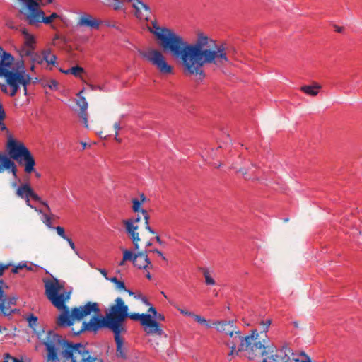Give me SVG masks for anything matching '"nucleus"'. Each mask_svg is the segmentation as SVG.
Masks as SVG:
<instances>
[{
	"mask_svg": "<svg viewBox=\"0 0 362 362\" xmlns=\"http://www.w3.org/2000/svg\"><path fill=\"white\" fill-rule=\"evenodd\" d=\"M35 41L34 37L31 35L25 38V45L29 48H34Z\"/></svg>",
	"mask_w": 362,
	"mask_h": 362,
	"instance_id": "4c0bfd02",
	"label": "nucleus"
},
{
	"mask_svg": "<svg viewBox=\"0 0 362 362\" xmlns=\"http://www.w3.org/2000/svg\"><path fill=\"white\" fill-rule=\"evenodd\" d=\"M123 261H130L134 264V261L137 255V252L134 253L132 251L127 249L122 250Z\"/></svg>",
	"mask_w": 362,
	"mask_h": 362,
	"instance_id": "a878e982",
	"label": "nucleus"
},
{
	"mask_svg": "<svg viewBox=\"0 0 362 362\" xmlns=\"http://www.w3.org/2000/svg\"><path fill=\"white\" fill-rule=\"evenodd\" d=\"M141 216L139 214L137 215L134 219L129 218L123 220L122 223L124 226L126 233L129 237L135 250H138L140 248L139 242L141 238L138 232L139 226L135 223H139L141 221Z\"/></svg>",
	"mask_w": 362,
	"mask_h": 362,
	"instance_id": "9b49d317",
	"label": "nucleus"
},
{
	"mask_svg": "<svg viewBox=\"0 0 362 362\" xmlns=\"http://www.w3.org/2000/svg\"><path fill=\"white\" fill-rule=\"evenodd\" d=\"M8 155L0 153V173L5 171L11 172L14 177H17V166L16 160L19 165H24L26 173H31L35 170V160L25 144L16 140L11 135H8L6 145Z\"/></svg>",
	"mask_w": 362,
	"mask_h": 362,
	"instance_id": "20e7f679",
	"label": "nucleus"
},
{
	"mask_svg": "<svg viewBox=\"0 0 362 362\" xmlns=\"http://www.w3.org/2000/svg\"><path fill=\"white\" fill-rule=\"evenodd\" d=\"M107 280L112 283H114L115 284L118 281V279H117V277H111V278L108 277Z\"/></svg>",
	"mask_w": 362,
	"mask_h": 362,
	"instance_id": "13d9d810",
	"label": "nucleus"
},
{
	"mask_svg": "<svg viewBox=\"0 0 362 362\" xmlns=\"http://www.w3.org/2000/svg\"><path fill=\"white\" fill-rule=\"evenodd\" d=\"M149 313H152L153 315L154 316L156 314H157V311L155 309V308H153L152 305H150L149 308H148V310Z\"/></svg>",
	"mask_w": 362,
	"mask_h": 362,
	"instance_id": "603ef678",
	"label": "nucleus"
},
{
	"mask_svg": "<svg viewBox=\"0 0 362 362\" xmlns=\"http://www.w3.org/2000/svg\"><path fill=\"white\" fill-rule=\"evenodd\" d=\"M31 59L33 62L37 63L38 64H41L45 61L43 55L41 56L40 54L34 52L33 55L31 57Z\"/></svg>",
	"mask_w": 362,
	"mask_h": 362,
	"instance_id": "72a5a7b5",
	"label": "nucleus"
},
{
	"mask_svg": "<svg viewBox=\"0 0 362 362\" xmlns=\"http://www.w3.org/2000/svg\"><path fill=\"white\" fill-rule=\"evenodd\" d=\"M58 82L56 80H50V81H45L42 82V86L43 87H48L51 90H57L58 88Z\"/></svg>",
	"mask_w": 362,
	"mask_h": 362,
	"instance_id": "cd10ccee",
	"label": "nucleus"
},
{
	"mask_svg": "<svg viewBox=\"0 0 362 362\" xmlns=\"http://www.w3.org/2000/svg\"><path fill=\"white\" fill-rule=\"evenodd\" d=\"M13 362H23L22 360H19L16 358H12Z\"/></svg>",
	"mask_w": 362,
	"mask_h": 362,
	"instance_id": "69168bd1",
	"label": "nucleus"
},
{
	"mask_svg": "<svg viewBox=\"0 0 362 362\" xmlns=\"http://www.w3.org/2000/svg\"><path fill=\"white\" fill-rule=\"evenodd\" d=\"M0 68L2 69L9 70L8 68L13 63V57L11 54L7 53L3 50L1 52V54L0 55Z\"/></svg>",
	"mask_w": 362,
	"mask_h": 362,
	"instance_id": "aec40b11",
	"label": "nucleus"
},
{
	"mask_svg": "<svg viewBox=\"0 0 362 362\" xmlns=\"http://www.w3.org/2000/svg\"><path fill=\"white\" fill-rule=\"evenodd\" d=\"M140 248L136 250L137 255L134 261V266L139 269H144L148 271L153 268V265L150 259L148 257V250H139Z\"/></svg>",
	"mask_w": 362,
	"mask_h": 362,
	"instance_id": "2eb2a0df",
	"label": "nucleus"
},
{
	"mask_svg": "<svg viewBox=\"0 0 362 362\" xmlns=\"http://www.w3.org/2000/svg\"><path fill=\"white\" fill-rule=\"evenodd\" d=\"M86 110H81L78 115H79L80 117H81L83 119V122L84 126L86 127H88V114L86 112Z\"/></svg>",
	"mask_w": 362,
	"mask_h": 362,
	"instance_id": "e433bc0d",
	"label": "nucleus"
},
{
	"mask_svg": "<svg viewBox=\"0 0 362 362\" xmlns=\"http://www.w3.org/2000/svg\"><path fill=\"white\" fill-rule=\"evenodd\" d=\"M132 210L135 213H141L143 218L145 221V229L148 231L151 234L155 235V231L149 226L150 216L146 210L144 209L141 206L142 203L137 199H132Z\"/></svg>",
	"mask_w": 362,
	"mask_h": 362,
	"instance_id": "f3484780",
	"label": "nucleus"
},
{
	"mask_svg": "<svg viewBox=\"0 0 362 362\" xmlns=\"http://www.w3.org/2000/svg\"><path fill=\"white\" fill-rule=\"evenodd\" d=\"M146 277L148 279H152V276L151 275V274L149 272H148L146 274Z\"/></svg>",
	"mask_w": 362,
	"mask_h": 362,
	"instance_id": "338daca9",
	"label": "nucleus"
},
{
	"mask_svg": "<svg viewBox=\"0 0 362 362\" xmlns=\"http://www.w3.org/2000/svg\"><path fill=\"white\" fill-rule=\"evenodd\" d=\"M59 18V16L57 13H52L49 16H42L41 19L42 22L45 24H50L54 19Z\"/></svg>",
	"mask_w": 362,
	"mask_h": 362,
	"instance_id": "c85d7f7f",
	"label": "nucleus"
},
{
	"mask_svg": "<svg viewBox=\"0 0 362 362\" xmlns=\"http://www.w3.org/2000/svg\"><path fill=\"white\" fill-rule=\"evenodd\" d=\"M212 325L215 326L217 331L223 332L230 337H233L234 334L238 335L237 337L238 341H240V344H242V341L244 340V337L241 336L240 331L234 325L233 321H215Z\"/></svg>",
	"mask_w": 362,
	"mask_h": 362,
	"instance_id": "f8f14e48",
	"label": "nucleus"
},
{
	"mask_svg": "<svg viewBox=\"0 0 362 362\" xmlns=\"http://www.w3.org/2000/svg\"><path fill=\"white\" fill-rule=\"evenodd\" d=\"M146 200V196L144 195V194H141L140 195V200L139 202H141L142 204H144Z\"/></svg>",
	"mask_w": 362,
	"mask_h": 362,
	"instance_id": "4d7b16f0",
	"label": "nucleus"
},
{
	"mask_svg": "<svg viewBox=\"0 0 362 362\" xmlns=\"http://www.w3.org/2000/svg\"><path fill=\"white\" fill-rule=\"evenodd\" d=\"M140 298L143 303H144L146 305H151L150 303L148 301L146 297L141 296Z\"/></svg>",
	"mask_w": 362,
	"mask_h": 362,
	"instance_id": "5fc2aeb1",
	"label": "nucleus"
},
{
	"mask_svg": "<svg viewBox=\"0 0 362 362\" xmlns=\"http://www.w3.org/2000/svg\"><path fill=\"white\" fill-rule=\"evenodd\" d=\"M16 296L6 297L3 287L0 286V310L4 315L9 316L18 311L17 309L11 308V305H16Z\"/></svg>",
	"mask_w": 362,
	"mask_h": 362,
	"instance_id": "ddd939ff",
	"label": "nucleus"
},
{
	"mask_svg": "<svg viewBox=\"0 0 362 362\" xmlns=\"http://www.w3.org/2000/svg\"><path fill=\"white\" fill-rule=\"evenodd\" d=\"M46 349V362H103L92 355L81 343L70 342L53 331L47 332L42 341Z\"/></svg>",
	"mask_w": 362,
	"mask_h": 362,
	"instance_id": "7ed1b4c3",
	"label": "nucleus"
},
{
	"mask_svg": "<svg viewBox=\"0 0 362 362\" xmlns=\"http://www.w3.org/2000/svg\"><path fill=\"white\" fill-rule=\"evenodd\" d=\"M238 171L243 174V175L245 177V180L250 179V177H247V169L241 168Z\"/></svg>",
	"mask_w": 362,
	"mask_h": 362,
	"instance_id": "de8ad7c7",
	"label": "nucleus"
},
{
	"mask_svg": "<svg viewBox=\"0 0 362 362\" xmlns=\"http://www.w3.org/2000/svg\"><path fill=\"white\" fill-rule=\"evenodd\" d=\"M61 40L64 43H67L68 40L65 37H61Z\"/></svg>",
	"mask_w": 362,
	"mask_h": 362,
	"instance_id": "774afa93",
	"label": "nucleus"
},
{
	"mask_svg": "<svg viewBox=\"0 0 362 362\" xmlns=\"http://www.w3.org/2000/svg\"><path fill=\"white\" fill-rule=\"evenodd\" d=\"M25 264H18V266H16L14 267L13 269H12V272L13 274H16L18 272V271L21 269H23L24 267H25Z\"/></svg>",
	"mask_w": 362,
	"mask_h": 362,
	"instance_id": "49530a36",
	"label": "nucleus"
},
{
	"mask_svg": "<svg viewBox=\"0 0 362 362\" xmlns=\"http://www.w3.org/2000/svg\"><path fill=\"white\" fill-rule=\"evenodd\" d=\"M78 25L80 26H86L90 28H98L99 22L93 18L90 15L85 13L80 16Z\"/></svg>",
	"mask_w": 362,
	"mask_h": 362,
	"instance_id": "6ab92c4d",
	"label": "nucleus"
},
{
	"mask_svg": "<svg viewBox=\"0 0 362 362\" xmlns=\"http://www.w3.org/2000/svg\"><path fill=\"white\" fill-rule=\"evenodd\" d=\"M22 33L24 35V36L25 37V38H27L28 37H30L31 36L28 33V31L24 29L23 31H22Z\"/></svg>",
	"mask_w": 362,
	"mask_h": 362,
	"instance_id": "680f3d73",
	"label": "nucleus"
},
{
	"mask_svg": "<svg viewBox=\"0 0 362 362\" xmlns=\"http://www.w3.org/2000/svg\"><path fill=\"white\" fill-rule=\"evenodd\" d=\"M4 359L8 360V359H12V358H13L8 353L4 354Z\"/></svg>",
	"mask_w": 362,
	"mask_h": 362,
	"instance_id": "052dcab7",
	"label": "nucleus"
},
{
	"mask_svg": "<svg viewBox=\"0 0 362 362\" xmlns=\"http://www.w3.org/2000/svg\"><path fill=\"white\" fill-rule=\"evenodd\" d=\"M115 288L119 291H127L124 283L119 280L115 284Z\"/></svg>",
	"mask_w": 362,
	"mask_h": 362,
	"instance_id": "a19ab883",
	"label": "nucleus"
},
{
	"mask_svg": "<svg viewBox=\"0 0 362 362\" xmlns=\"http://www.w3.org/2000/svg\"><path fill=\"white\" fill-rule=\"evenodd\" d=\"M149 251L158 255L159 256H160L162 257V259L163 260H166L165 257L163 256V253L160 250H158V249L151 250Z\"/></svg>",
	"mask_w": 362,
	"mask_h": 362,
	"instance_id": "09e8293b",
	"label": "nucleus"
},
{
	"mask_svg": "<svg viewBox=\"0 0 362 362\" xmlns=\"http://www.w3.org/2000/svg\"><path fill=\"white\" fill-rule=\"evenodd\" d=\"M115 139L116 141H117L118 142H120L121 140L120 139L118 138V133L117 132H115Z\"/></svg>",
	"mask_w": 362,
	"mask_h": 362,
	"instance_id": "0e129e2a",
	"label": "nucleus"
},
{
	"mask_svg": "<svg viewBox=\"0 0 362 362\" xmlns=\"http://www.w3.org/2000/svg\"><path fill=\"white\" fill-rule=\"evenodd\" d=\"M88 323V321L78 322L76 321L74 325H71V331L74 335H78L83 332H93V330L86 329L84 327V324Z\"/></svg>",
	"mask_w": 362,
	"mask_h": 362,
	"instance_id": "4be33fe9",
	"label": "nucleus"
},
{
	"mask_svg": "<svg viewBox=\"0 0 362 362\" xmlns=\"http://www.w3.org/2000/svg\"><path fill=\"white\" fill-rule=\"evenodd\" d=\"M128 305L122 298L117 297L109 306L105 316H92L88 323L84 324V327L86 329L93 330L94 333L103 328L108 329L111 332L127 331L124 322L128 317Z\"/></svg>",
	"mask_w": 362,
	"mask_h": 362,
	"instance_id": "39448f33",
	"label": "nucleus"
},
{
	"mask_svg": "<svg viewBox=\"0 0 362 362\" xmlns=\"http://www.w3.org/2000/svg\"><path fill=\"white\" fill-rule=\"evenodd\" d=\"M177 310L183 315H187V316H190V317H193L194 315V313L192 312H190V311H187L186 310H184V309H181L180 308H177Z\"/></svg>",
	"mask_w": 362,
	"mask_h": 362,
	"instance_id": "a18cd8bd",
	"label": "nucleus"
},
{
	"mask_svg": "<svg viewBox=\"0 0 362 362\" xmlns=\"http://www.w3.org/2000/svg\"><path fill=\"white\" fill-rule=\"evenodd\" d=\"M77 105L80 107L81 110H87L88 103L84 97H80L77 101Z\"/></svg>",
	"mask_w": 362,
	"mask_h": 362,
	"instance_id": "f704fd0d",
	"label": "nucleus"
},
{
	"mask_svg": "<svg viewBox=\"0 0 362 362\" xmlns=\"http://www.w3.org/2000/svg\"><path fill=\"white\" fill-rule=\"evenodd\" d=\"M322 88L321 85L317 83H313L312 86L305 85L300 87V90L310 96H316L319 90Z\"/></svg>",
	"mask_w": 362,
	"mask_h": 362,
	"instance_id": "412c9836",
	"label": "nucleus"
},
{
	"mask_svg": "<svg viewBox=\"0 0 362 362\" xmlns=\"http://www.w3.org/2000/svg\"><path fill=\"white\" fill-rule=\"evenodd\" d=\"M132 7L135 10L134 16L140 20L144 19L146 21L150 20L151 10L147 4H144L141 0H136V2L132 4Z\"/></svg>",
	"mask_w": 362,
	"mask_h": 362,
	"instance_id": "dca6fc26",
	"label": "nucleus"
},
{
	"mask_svg": "<svg viewBox=\"0 0 362 362\" xmlns=\"http://www.w3.org/2000/svg\"><path fill=\"white\" fill-rule=\"evenodd\" d=\"M45 295L52 305L62 313L57 319V325L60 327L74 325L76 321L80 322L85 317L90 315L99 316L100 312L99 304L96 302L88 301L83 305L74 307L69 310L66 302L70 299V292L60 291L64 288L63 284L57 279L47 280L45 282Z\"/></svg>",
	"mask_w": 362,
	"mask_h": 362,
	"instance_id": "f03ea898",
	"label": "nucleus"
},
{
	"mask_svg": "<svg viewBox=\"0 0 362 362\" xmlns=\"http://www.w3.org/2000/svg\"><path fill=\"white\" fill-rule=\"evenodd\" d=\"M334 28H335V31H337V33H342V31L344 30L343 27H340L337 25H334Z\"/></svg>",
	"mask_w": 362,
	"mask_h": 362,
	"instance_id": "6e6d98bb",
	"label": "nucleus"
},
{
	"mask_svg": "<svg viewBox=\"0 0 362 362\" xmlns=\"http://www.w3.org/2000/svg\"><path fill=\"white\" fill-rule=\"evenodd\" d=\"M255 345L252 350L251 356L249 359L252 360L256 357H267L270 358L272 362H300L297 354L293 353L292 349L287 346H284L281 349L276 350L273 344L265 345L259 343L258 347Z\"/></svg>",
	"mask_w": 362,
	"mask_h": 362,
	"instance_id": "423d86ee",
	"label": "nucleus"
},
{
	"mask_svg": "<svg viewBox=\"0 0 362 362\" xmlns=\"http://www.w3.org/2000/svg\"><path fill=\"white\" fill-rule=\"evenodd\" d=\"M115 132L118 133V131L121 129V127L118 122H115L113 125Z\"/></svg>",
	"mask_w": 362,
	"mask_h": 362,
	"instance_id": "864d4df0",
	"label": "nucleus"
},
{
	"mask_svg": "<svg viewBox=\"0 0 362 362\" xmlns=\"http://www.w3.org/2000/svg\"><path fill=\"white\" fill-rule=\"evenodd\" d=\"M0 76L5 78L6 83L11 88V97L16 95L21 86H27L32 81L30 75L25 71H11L0 68Z\"/></svg>",
	"mask_w": 362,
	"mask_h": 362,
	"instance_id": "1a4fd4ad",
	"label": "nucleus"
},
{
	"mask_svg": "<svg viewBox=\"0 0 362 362\" xmlns=\"http://www.w3.org/2000/svg\"><path fill=\"white\" fill-rule=\"evenodd\" d=\"M64 240L67 241V243H69L70 247L74 251V252L77 255L78 252L76 250V247H75V245L74 243V242L72 241L71 239H70L69 238L67 237V239H65Z\"/></svg>",
	"mask_w": 362,
	"mask_h": 362,
	"instance_id": "c03bdc74",
	"label": "nucleus"
},
{
	"mask_svg": "<svg viewBox=\"0 0 362 362\" xmlns=\"http://www.w3.org/2000/svg\"><path fill=\"white\" fill-rule=\"evenodd\" d=\"M31 189L32 187L30 186V185L28 183H25L16 188V194L17 197L25 201L26 205L28 206L33 208L29 200V194L30 193Z\"/></svg>",
	"mask_w": 362,
	"mask_h": 362,
	"instance_id": "a211bd4d",
	"label": "nucleus"
},
{
	"mask_svg": "<svg viewBox=\"0 0 362 362\" xmlns=\"http://www.w3.org/2000/svg\"><path fill=\"white\" fill-rule=\"evenodd\" d=\"M128 317L134 321H140L141 325L144 327V331L148 334H156L161 336L163 330L160 327L159 323L152 318L150 314L137 313L128 312Z\"/></svg>",
	"mask_w": 362,
	"mask_h": 362,
	"instance_id": "9d476101",
	"label": "nucleus"
},
{
	"mask_svg": "<svg viewBox=\"0 0 362 362\" xmlns=\"http://www.w3.org/2000/svg\"><path fill=\"white\" fill-rule=\"evenodd\" d=\"M203 271H204L203 274L205 278V283L207 285H211V286L214 285L215 281L214 280V279L212 277L210 276L209 271L205 269H204Z\"/></svg>",
	"mask_w": 362,
	"mask_h": 362,
	"instance_id": "2f4dec72",
	"label": "nucleus"
},
{
	"mask_svg": "<svg viewBox=\"0 0 362 362\" xmlns=\"http://www.w3.org/2000/svg\"><path fill=\"white\" fill-rule=\"evenodd\" d=\"M140 56L148 62L162 75H170L173 73V67L170 65L163 53L153 48L146 50H139Z\"/></svg>",
	"mask_w": 362,
	"mask_h": 362,
	"instance_id": "6e6552de",
	"label": "nucleus"
},
{
	"mask_svg": "<svg viewBox=\"0 0 362 362\" xmlns=\"http://www.w3.org/2000/svg\"><path fill=\"white\" fill-rule=\"evenodd\" d=\"M148 30L162 49L181 64L185 74L199 76L203 79L206 76L203 70L205 65L221 67L229 62L226 44H216L202 33H198L194 43H189L173 29L159 26L156 21Z\"/></svg>",
	"mask_w": 362,
	"mask_h": 362,
	"instance_id": "f257e3e1",
	"label": "nucleus"
},
{
	"mask_svg": "<svg viewBox=\"0 0 362 362\" xmlns=\"http://www.w3.org/2000/svg\"><path fill=\"white\" fill-rule=\"evenodd\" d=\"M33 49H34V48L26 47L22 51V55L23 56H30L32 57V56L34 54Z\"/></svg>",
	"mask_w": 362,
	"mask_h": 362,
	"instance_id": "ea45409f",
	"label": "nucleus"
},
{
	"mask_svg": "<svg viewBox=\"0 0 362 362\" xmlns=\"http://www.w3.org/2000/svg\"><path fill=\"white\" fill-rule=\"evenodd\" d=\"M112 332L114 334V340L116 344V356L118 358L127 359V347L121 336L122 334H125L127 331L119 330L112 331Z\"/></svg>",
	"mask_w": 362,
	"mask_h": 362,
	"instance_id": "4468645a",
	"label": "nucleus"
},
{
	"mask_svg": "<svg viewBox=\"0 0 362 362\" xmlns=\"http://www.w3.org/2000/svg\"><path fill=\"white\" fill-rule=\"evenodd\" d=\"M27 320L28 322L29 326L33 329H35L37 323V317L33 314H30L28 317Z\"/></svg>",
	"mask_w": 362,
	"mask_h": 362,
	"instance_id": "7c9ffc66",
	"label": "nucleus"
},
{
	"mask_svg": "<svg viewBox=\"0 0 362 362\" xmlns=\"http://www.w3.org/2000/svg\"><path fill=\"white\" fill-rule=\"evenodd\" d=\"M30 198H32L35 201H37V202H39L40 203H41L42 205H44L46 207L47 211L50 212V207L49 206L47 203L42 201L41 198L33 190V189H31L30 193L29 194V199Z\"/></svg>",
	"mask_w": 362,
	"mask_h": 362,
	"instance_id": "bb28decb",
	"label": "nucleus"
},
{
	"mask_svg": "<svg viewBox=\"0 0 362 362\" xmlns=\"http://www.w3.org/2000/svg\"><path fill=\"white\" fill-rule=\"evenodd\" d=\"M233 337H234L233 338V340H232L230 342H228V343H227V345H228V346H230V349H231V350H230V352L228 354V360H229V361H231L230 357H231L233 354H235L236 355H238V353L240 352V351H238V352L237 353V351H238V349L236 350V344H237L238 343H239V342L240 343V341H238V338H237V337H238V335H237V334H234V336H233Z\"/></svg>",
	"mask_w": 362,
	"mask_h": 362,
	"instance_id": "5701e85b",
	"label": "nucleus"
},
{
	"mask_svg": "<svg viewBox=\"0 0 362 362\" xmlns=\"http://www.w3.org/2000/svg\"><path fill=\"white\" fill-rule=\"evenodd\" d=\"M272 323L271 319H267L266 320H262L259 322L261 325V330L259 332L257 329H252L251 334L244 337V340L242 341V344L238 347V351H246L248 354V358L251 356L252 350L254 349L255 345H258L259 343L262 345H269V339L267 335L268 329ZM258 347V346H257Z\"/></svg>",
	"mask_w": 362,
	"mask_h": 362,
	"instance_id": "0eeeda50",
	"label": "nucleus"
},
{
	"mask_svg": "<svg viewBox=\"0 0 362 362\" xmlns=\"http://www.w3.org/2000/svg\"><path fill=\"white\" fill-rule=\"evenodd\" d=\"M52 229H55L58 235L60 236L62 239L65 240L67 239V236L65 234V231L63 227L62 226H57V227H52Z\"/></svg>",
	"mask_w": 362,
	"mask_h": 362,
	"instance_id": "c9c22d12",
	"label": "nucleus"
},
{
	"mask_svg": "<svg viewBox=\"0 0 362 362\" xmlns=\"http://www.w3.org/2000/svg\"><path fill=\"white\" fill-rule=\"evenodd\" d=\"M98 271L106 279H108L107 273L105 269H100Z\"/></svg>",
	"mask_w": 362,
	"mask_h": 362,
	"instance_id": "3c124183",
	"label": "nucleus"
},
{
	"mask_svg": "<svg viewBox=\"0 0 362 362\" xmlns=\"http://www.w3.org/2000/svg\"><path fill=\"white\" fill-rule=\"evenodd\" d=\"M42 54L44 57L45 61L48 64L54 65L56 64L57 57L56 55L51 54V50L49 49L43 50Z\"/></svg>",
	"mask_w": 362,
	"mask_h": 362,
	"instance_id": "b1692460",
	"label": "nucleus"
},
{
	"mask_svg": "<svg viewBox=\"0 0 362 362\" xmlns=\"http://www.w3.org/2000/svg\"><path fill=\"white\" fill-rule=\"evenodd\" d=\"M155 239H156V242L158 243L160 245L163 244V241L161 240L159 235H156L155 237Z\"/></svg>",
	"mask_w": 362,
	"mask_h": 362,
	"instance_id": "bf43d9fd",
	"label": "nucleus"
},
{
	"mask_svg": "<svg viewBox=\"0 0 362 362\" xmlns=\"http://www.w3.org/2000/svg\"><path fill=\"white\" fill-rule=\"evenodd\" d=\"M153 317L156 318L158 320H161V321H163L165 320L164 315L160 314V313H158V312H157V314H156L153 316Z\"/></svg>",
	"mask_w": 362,
	"mask_h": 362,
	"instance_id": "8fccbe9b",
	"label": "nucleus"
},
{
	"mask_svg": "<svg viewBox=\"0 0 362 362\" xmlns=\"http://www.w3.org/2000/svg\"><path fill=\"white\" fill-rule=\"evenodd\" d=\"M103 3L113 8L114 10L118 11L122 8L123 1L119 0H103Z\"/></svg>",
	"mask_w": 362,
	"mask_h": 362,
	"instance_id": "393cba45",
	"label": "nucleus"
},
{
	"mask_svg": "<svg viewBox=\"0 0 362 362\" xmlns=\"http://www.w3.org/2000/svg\"><path fill=\"white\" fill-rule=\"evenodd\" d=\"M70 72L71 74H73L74 76L78 77L80 76L81 74L84 72V69L79 66H76L70 69Z\"/></svg>",
	"mask_w": 362,
	"mask_h": 362,
	"instance_id": "473e14b6",
	"label": "nucleus"
},
{
	"mask_svg": "<svg viewBox=\"0 0 362 362\" xmlns=\"http://www.w3.org/2000/svg\"><path fill=\"white\" fill-rule=\"evenodd\" d=\"M59 71L62 73H64L66 74H70L71 72H70V69H67V70H63L62 69H59Z\"/></svg>",
	"mask_w": 362,
	"mask_h": 362,
	"instance_id": "e2e57ef3",
	"label": "nucleus"
},
{
	"mask_svg": "<svg viewBox=\"0 0 362 362\" xmlns=\"http://www.w3.org/2000/svg\"><path fill=\"white\" fill-rule=\"evenodd\" d=\"M11 266L10 264H3L0 263V276H2L4 274V272L6 269H8Z\"/></svg>",
	"mask_w": 362,
	"mask_h": 362,
	"instance_id": "79ce46f5",
	"label": "nucleus"
},
{
	"mask_svg": "<svg viewBox=\"0 0 362 362\" xmlns=\"http://www.w3.org/2000/svg\"><path fill=\"white\" fill-rule=\"evenodd\" d=\"M194 320L201 325H205L206 327H211V325L208 322V321L202 316L196 315L194 313L193 317Z\"/></svg>",
	"mask_w": 362,
	"mask_h": 362,
	"instance_id": "c756f323",
	"label": "nucleus"
},
{
	"mask_svg": "<svg viewBox=\"0 0 362 362\" xmlns=\"http://www.w3.org/2000/svg\"><path fill=\"white\" fill-rule=\"evenodd\" d=\"M300 355L303 357V358L300 360V362H315L304 351H301Z\"/></svg>",
	"mask_w": 362,
	"mask_h": 362,
	"instance_id": "58836bf2",
	"label": "nucleus"
},
{
	"mask_svg": "<svg viewBox=\"0 0 362 362\" xmlns=\"http://www.w3.org/2000/svg\"><path fill=\"white\" fill-rule=\"evenodd\" d=\"M44 218H45V221H44V223L49 228H52V224H51V219H50V217L47 215V214H45L44 215Z\"/></svg>",
	"mask_w": 362,
	"mask_h": 362,
	"instance_id": "37998d69",
	"label": "nucleus"
}]
</instances>
